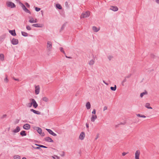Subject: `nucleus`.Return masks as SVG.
I'll use <instances>...</instances> for the list:
<instances>
[{"instance_id":"nucleus-11","label":"nucleus","mask_w":159,"mask_h":159,"mask_svg":"<svg viewBox=\"0 0 159 159\" xmlns=\"http://www.w3.org/2000/svg\"><path fill=\"white\" fill-rule=\"evenodd\" d=\"M11 43L13 45H16L18 43V40L16 39H13L11 41Z\"/></svg>"},{"instance_id":"nucleus-39","label":"nucleus","mask_w":159,"mask_h":159,"mask_svg":"<svg viewBox=\"0 0 159 159\" xmlns=\"http://www.w3.org/2000/svg\"><path fill=\"white\" fill-rule=\"evenodd\" d=\"M52 157L54 159H59V157L57 156H53Z\"/></svg>"},{"instance_id":"nucleus-23","label":"nucleus","mask_w":159,"mask_h":159,"mask_svg":"<svg viewBox=\"0 0 159 159\" xmlns=\"http://www.w3.org/2000/svg\"><path fill=\"white\" fill-rule=\"evenodd\" d=\"M4 60V56L3 54H0V60L3 61Z\"/></svg>"},{"instance_id":"nucleus-4","label":"nucleus","mask_w":159,"mask_h":159,"mask_svg":"<svg viewBox=\"0 0 159 159\" xmlns=\"http://www.w3.org/2000/svg\"><path fill=\"white\" fill-rule=\"evenodd\" d=\"M90 15V12L89 11H86L83 12L81 15L80 18H86L89 16Z\"/></svg>"},{"instance_id":"nucleus-15","label":"nucleus","mask_w":159,"mask_h":159,"mask_svg":"<svg viewBox=\"0 0 159 159\" xmlns=\"http://www.w3.org/2000/svg\"><path fill=\"white\" fill-rule=\"evenodd\" d=\"M110 9L113 11H116L118 10V8L117 7L111 6L110 7Z\"/></svg>"},{"instance_id":"nucleus-49","label":"nucleus","mask_w":159,"mask_h":159,"mask_svg":"<svg viewBox=\"0 0 159 159\" xmlns=\"http://www.w3.org/2000/svg\"><path fill=\"white\" fill-rule=\"evenodd\" d=\"M36 148V149H40V148H39V147H37V148Z\"/></svg>"},{"instance_id":"nucleus-10","label":"nucleus","mask_w":159,"mask_h":159,"mask_svg":"<svg viewBox=\"0 0 159 159\" xmlns=\"http://www.w3.org/2000/svg\"><path fill=\"white\" fill-rule=\"evenodd\" d=\"M97 118V116L96 115H91L90 118V120L92 122H95V120Z\"/></svg>"},{"instance_id":"nucleus-6","label":"nucleus","mask_w":159,"mask_h":159,"mask_svg":"<svg viewBox=\"0 0 159 159\" xmlns=\"http://www.w3.org/2000/svg\"><path fill=\"white\" fill-rule=\"evenodd\" d=\"M20 5L22 7V8L23 10L26 12L29 13L30 14L31 13L27 9L25 6L22 3L20 2L19 3Z\"/></svg>"},{"instance_id":"nucleus-29","label":"nucleus","mask_w":159,"mask_h":159,"mask_svg":"<svg viewBox=\"0 0 159 159\" xmlns=\"http://www.w3.org/2000/svg\"><path fill=\"white\" fill-rule=\"evenodd\" d=\"M148 93L146 91H145L143 93H141L140 94V96L141 98H142L143 96L145 95H146Z\"/></svg>"},{"instance_id":"nucleus-34","label":"nucleus","mask_w":159,"mask_h":159,"mask_svg":"<svg viewBox=\"0 0 159 159\" xmlns=\"http://www.w3.org/2000/svg\"><path fill=\"white\" fill-rule=\"evenodd\" d=\"M4 82L6 83H7L8 81V80L7 78V76H6L4 80Z\"/></svg>"},{"instance_id":"nucleus-21","label":"nucleus","mask_w":159,"mask_h":159,"mask_svg":"<svg viewBox=\"0 0 159 159\" xmlns=\"http://www.w3.org/2000/svg\"><path fill=\"white\" fill-rule=\"evenodd\" d=\"M86 107L87 109H89L91 108V104L89 102H88L86 103Z\"/></svg>"},{"instance_id":"nucleus-20","label":"nucleus","mask_w":159,"mask_h":159,"mask_svg":"<svg viewBox=\"0 0 159 159\" xmlns=\"http://www.w3.org/2000/svg\"><path fill=\"white\" fill-rule=\"evenodd\" d=\"M137 116L141 118H146V116L144 115H142L140 114H136Z\"/></svg>"},{"instance_id":"nucleus-44","label":"nucleus","mask_w":159,"mask_h":159,"mask_svg":"<svg viewBox=\"0 0 159 159\" xmlns=\"http://www.w3.org/2000/svg\"><path fill=\"white\" fill-rule=\"evenodd\" d=\"M127 153V152H124L122 153V155L123 156H125Z\"/></svg>"},{"instance_id":"nucleus-1","label":"nucleus","mask_w":159,"mask_h":159,"mask_svg":"<svg viewBox=\"0 0 159 159\" xmlns=\"http://www.w3.org/2000/svg\"><path fill=\"white\" fill-rule=\"evenodd\" d=\"M30 103L32 106H33V107L34 108H36L38 106V104L36 102L35 100L33 98H30L29 99Z\"/></svg>"},{"instance_id":"nucleus-52","label":"nucleus","mask_w":159,"mask_h":159,"mask_svg":"<svg viewBox=\"0 0 159 159\" xmlns=\"http://www.w3.org/2000/svg\"><path fill=\"white\" fill-rule=\"evenodd\" d=\"M125 81H126L125 80H124L123 81V82H125Z\"/></svg>"},{"instance_id":"nucleus-12","label":"nucleus","mask_w":159,"mask_h":159,"mask_svg":"<svg viewBox=\"0 0 159 159\" xmlns=\"http://www.w3.org/2000/svg\"><path fill=\"white\" fill-rule=\"evenodd\" d=\"M36 129L38 132L42 136H43L44 135V134L42 133V129L39 127H36Z\"/></svg>"},{"instance_id":"nucleus-46","label":"nucleus","mask_w":159,"mask_h":159,"mask_svg":"<svg viewBox=\"0 0 159 159\" xmlns=\"http://www.w3.org/2000/svg\"><path fill=\"white\" fill-rule=\"evenodd\" d=\"M13 79L15 80L19 81V80L18 79H16L14 77V78H13Z\"/></svg>"},{"instance_id":"nucleus-36","label":"nucleus","mask_w":159,"mask_h":159,"mask_svg":"<svg viewBox=\"0 0 159 159\" xmlns=\"http://www.w3.org/2000/svg\"><path fill=\"white\" fill-rule=\"evenodd\" d=\"M60 50L61 52H62L64 54H65V53L64 51V50L63 49V48H62V47L60 48Z\"/></svg>"},{"instance_id":"nucleus-53","label":"nucleus","mask_w":159,"mask_h":159,"mask_svg":"<svg viewBox=\"0 0 159 159\" xmlns=\"http://www.w3.org/2000/svg\"><path fill=\"white\" fill-rule=\"evenodd\" d=\"M66 57H67V58H70V57H67L66 56Z\"/></svg>"},{"instance_id":"nucleus-13","label":"nucleus","mask_w":159,"mask_h":159,"mask_svg":"<svg viewBox=\"0 0 159 159\" xmlns=\"http://www.w3.org/2000/svg\"><path fill=\"white\" fill-rule=\"evenodd\" d=\"M30 125L28 124H26L23 126V128L26 130L30 129Z\"/></svg>"},{"instance_id":"nucleus-43","label":"nucleus","mask_w":159,"mask_h":159,"mask_svg":"<svg viewBox=\"0 0 159 159\" xmlns=\"http://www.w3.org/2000/svg\"><path fill=\"white\" fill-rule=\"evenodd\" d=\"M108 57V59L110 60L113 58V57L112 56H109Z\"/></svg>"},{"instance_id":"nucleus-8","label":"nucleus","mask_w":159,"mask_h":159,"mask_svg":"<svg viewBox=\"0 0 159 159\" xmlns=\"http://www.w3.org/2000/svg\"><path fill=\"white\" fill-rule=\"evenodd\" d=\"M40 88L39 85L35 86V94L36 95L38 94L40 92Z\"/></svg>"},{"instance_id":"nucleus-30","label":"nucleus","mask_w":159,"mask_h":159,"mask_svg":"<svg viewBox=\"0 0 159 159\" xmlns=\"http://www.w3.org/2000/svg\"><path fill=\"white\" fill-rule=\"evenodd\" d=\"M13 158L14 159H20V157L18 155H15L14 156Z\"/></svg>"},{"instance_id":"nucleus-33","label":"nucleus","mask_w":159,"mask_h":159,"mask_svg":"<svg viewBox=\"0 0 159 159\" xmlns=\"http://www.w3.org/2000/svg\"><path fill=\"white\" fill-rule=\"evenodd\" d=\"M113 91H115L116 89V86L115 85L114 87H111L110 88Z\"/></svg>"},{"instance_id":"nucleus-2","label":"nucleus","mask_w":159,"mask_h":159,"mask_svg":"<svg viewBox=\"0 0 159 159\" xmlns=\"http://www.w3.org/2000/svg\"><path fill=\"white\" fill-rule=\"evenodd\" d=\"M6 5L7 7H10L11 8H15L16 7L14 3L9 1L6 2Z\"/></svg>"},{"instance_id":"nucleus-51","label":"nucleus","mask_w":159,"mask_h":159,"mask_svg":"<svg viewBox=\"0 0 159 159\" xmlns=\"http://www.w3.org/2000/svg\"><path fill=\"white\" fill-rule=\"evenodd\" d=\"M98 138V136H97L96 137V138L95 139L96 140Z\"/></svg>"},{"instance_id":"nucleus-18","label":"nucleus","mask_w":159,"mask_h":159,"mask_svg":"<svg viewBox=\"0 0 159 159\" xmlns=\"http://www.w3.org/2000/svg\"><path fill=\"white\" fill-rule=\"evenodd\" d=\"M20 130V128L19 126H17L16 128L13 130V132L16 133L19 132Z\"/></svg>"},{"instance_id":"nucleus-7","label":"nucleus","mask_w":159,"mask_h":159,"mask_svg":"<svg viewBox=\"0 0 159 159\" xmlns=\"http://www.w3.org/2000/svg\"><path fill=\"white\" fill-rule=\"evenodd\" d=\"M29 22L31 23H35L37 22V20L36 18H34L31 16L29 17Z\"/></svg>"},{"instance_id":"nucleus-32","label":"nucleus","mask_w":159,"mask_h":159,"mask_svg":"<svg viewBox=\"0 0 159 159\" xmlns=\"http://www.w3.org/2000/svg\"><path fill=\"white\" fill-rule=\"evenodd\" d=\"M21 34L22 35L26 37L28 36V34L25 32H22Z\"/></svg>"},{"instance_id":"nucleus-17","label":"nucleus","mask_w":159,"mask_h":159,"mask_svg":"<svg viewBox=\"0 0 159 159\" xmlns=\"http://www.w3.org/2000/svg\"><path fill=\"white\" fill-rule=\"evenodd\" d=\"M30 111H31L33 112V113L35 114L38 115H40L41 114V112L40 111L35 110L33 109H31L30 110Z\"/></svg>"},{"instance_id":"nucleus-38","label":"nucleus","mask_w":159,"mask_h":159,"mask_svg":"<svg viewBox=\"0 0 159 159\" xmlns=\"http://www.w3.org/2000/svg\"><path fill=\"white\" fill-rule=\"evenodd\" d=\"M35 145H36V146H39L40 147H42V148H46L47 147L43 145H38L37 144H35Z\"/></svg>"},{"instance_id":"nucleus-16","label":"nucleus","mask_w":159,"mask_h":159,"mask_svg":"<svg viewBox=\"0 0 159 159\" xmlns=\"http://www.w3.org/2000/svg\"><path fill=\"white\" fill-rule=\"evenodd\" d=\"M46 129L49 134L52 135L53 136H57V134L54 133L51 130L48 129Z\"/></svg>"},{"instance_id":"nucleus-47","label":"nucleus","mask_w":159,"mask_h":159,"mask_svg":"<svg viewBox=\"0 0 159 159\" xmlns=\"http://www.w3.org/2000/svg\"><path fill=\"white\" fill-rule=\"evenodd\" d=\"M86 126L87 128H88L89 127V125L88 124H86Z\"/></svg>"},{"instance_id":"nucleus-50","label":"nucleus","mask_w":159,"mask_h":159,"mask_svg":"<svg viewBox=\"0 0 159 159\" xmlns=\"http://www.w3.org/2000/svg\"><path fill=\"white\" fill-rule=\"evenodd\" d=\"M22 159H26V158L25 157H23L22 158Z\"/></svg>"},{"instance_id":"nucleus-28","label":"nucleus","mask_w":159,"mask_h":159,"mask_svg":"<svg viewBox=\"0 0 159 159\" xmlns=\"http://www.w3.org/2000/svg\"><path fill=\"white\" fill-rule=\"evenodd\" d=\"M20 134L22 136H26V134L25 133V131H24V130L20 132Z\"/></svg>"},{"instance_id":"nucleus-31","label":"nucleus","mask_w":159,"mask_h":159,"mask_svg":"<svg viewBox=\"0 0 159 159\" xmlns=\"http://www.w3.org/2000/svg\"><path fill=\"white\" fill-rule=\"evenodd\" d=\"M56 7L59 9H61L62 7L59 4H57L56 5Z\"/></svg>"},{"instance_id":"nucleus-9","label":"nucleus","mask_w":159,"mask_h":159,"mask_svg":"<svg viewBox=\"0 0 159 159\" xmlns=\"http://www.w3.org/2000/svg\"><path fill=\"white\" fill-rule=\"evenodd\" d=\"M85 137V133L84 132H81L79 137V139L80 140H83Z\"/></svg>"},{"instance_id":"nucleus-45","label":"nucleus","mask_w":159,"mask_h":159,"mask_svg":"<svg viewBox=\"0 0 159 159\" xmlns=\"http://www.w3.org/2000/svg\"><path fill=\"white\" fill-rule=\"evenodd\" d=\"M25 4V5H26V7H30V6L27 3H26Z\"/></svg>"},{"instance_id":"nucleus-42","label":"nucleus","mask_w":159,"mask_h":159,"mask_svg":"<svg viewBox=\"0 0 159 159\" xmlns=\"http://www.w3.org/2000/svg\"><path fill=\"white\" fill-rule=\"evenodd\" d=\"M107 106H105L103 108V111H104L107 110Z\"/></svg>"},{"instance_id":"nucleus-40","label":"nucleus","mask_w":159,"mask_h":159,"mask_svg":"<svg viewBox=\"0 0 159 159\" xmlns=\"http://www.w3.org/2000/svg\"><path fill=\"white\" fill-rule=\"evenodd\" d=\"M26 105H27V106L29 107H31L32 106L30 102L27 103V104Z\"/></svg>"},{"instance_id":"nucleus-25","label":"nucleus","mask_w":159,"mask_h":159,"mask_svg":"<svg viewBox=\"0 0 159 159\" xmlns=\"http://www.w3.org/2000/svg\"><path fill=\"white\" fill-rule=\"evenodd\" d=\"M150 105L149 103H147L145 104V107L148 109H152V108L150 106Z\"/></svg>"},{"instance_id":"nucleus-35","label":"nucleus","mask_w":159,"mask_h":159,"mask_svg":"<svg viewBox=\"0 0 159 159\" xmlns=\"http://www.w3.org/2000/svg\"><path fill=\"white\" fill-rule=\"evenodd\" d=\"M96 111L95 109H93V111L92 112V115H96Z\"/></svg>"},{"instance_id":"nucleus-22","label":"nucleus","mask_w":159,"mask_h":159,"mask_svg":"<svg viewBox=\"0 0 159 159\" xmlns=\"http://www.w3.org/2000/svg\"><path fill=\"white\" fill-rule=\"evenodd\" d=\"M45 140L46 141H47L49 142H53V141L50 137H47L45 139Z\"/></svg>"},{"instance_id":"nucleus-19","label":"nucleus","mask_w":159,"mask_h":159,"mask_svg":"<svg viewBox=\"0 0 159 159\" xmlns=\"http://www.w3.org/2000/svg\"><path fill=\"white\" fill-rule=\"evenodd\" d=\"M92 30L94 32H97L100 29L99 28H97L95 26H93Z\"/></svg>"},{"instance_id":"nucleus-3","label":"nucleus","mask_w":159,"mask_h":159,"mask_svg":"<svg viewBox=\"0 0 159 159\" xmlns=\"http://www.w3.org/2000/svg\"><path fill=\"white\" fill-rule=\"evenodd\" d=\"M140 154V151L139 150H137L134 152V159H139Z\"/></svg>"},{"instance_id":"nucleus-48","label":"nucleus","mask_w":159,"mask_h":159,"mask_svg":"<svg viewBox=\"0 0 159 159\" xmlns=\"http://www.w3.org/2000/svg\"><path fill=\"white\" fill-rule=\"evenodd\" d=\"M156 2L159 4V0H156Z\"/></svg>"},{"instance_id":"nucleus-24","label":"nucleus","mask_w":159,"mask_h":159,"mask_svg":"<svg viewBox=\"0 0 159 159\" xmlns=\"http://www.w3.org/2000/svg\"><path fill=\"white\" fill-rule=\"evenodd\" d=\"M9 32L13 36H15L16 35L15 30H10L9 31Z\"/></svg>"},{"instance_id":"nucleus-37","label":"nucleus","mask_w":159,"mask_h":159,"mask_svg":"<svg viewBox=\"0 0 159 159\" xmlns=\"http://www.w3.org/2000/svg\"><path fill=\"white\" fill-rule=\"evenodd\" d=\"M26 28L28 30H31V28L30 26L28 25L26 26Z\"/></svg>"},{"instance_id":"nucleus-27","label":"nucleus","mask_w":159,"mask_h":159,"mask_svg":"<svg viewBox=\"0 0 159 159\" xmlns=\"http://www.w3.org/2000/svg\"><path fill=\"white\" fill-rule=\"evenodd\" d=\"M42 100L43 101L45 102H47L48 101V98L46 97H43Z\"/></svg>"},{"instance_id":"nucleus-14","label":"nucleus","mask_w":159,"mask_h":159,"mask_svg":"<svg viewBox=\"0 0 159 159\" xmlns=\"http://www.w3.org/2000/svg\"><path fill=\"white\" fill-rule=\"evenodd\" d=\"M32 26L35 27L41 28L43 27V25L40 24H33Z\"/></svg>"},{"instance_id":"nucleus-26","label":"nucleus","mask_w":159,"mask_h":159,"mask_svg":"<svg viewBox=\"0 0 159 159\" xmlns=\"http://www.w3.org/2000/svg\"><path fill=\"white\" fill-rule=\"evenodd\" d=\"M94 59H92L89 61V64L90 65H93L94 64Z\"/></svg>"},{"instance_id":"nucleus-5","label":"nucleus","mask_w":159,"mask_h":159,"mask_svg":"<svg viewBox=\"0 0 159 159\" xmlns=\"http://www.w3.org/2000/svg\"><path fill=\"white\" fill-rule=\"evenodd\" d=\"M52 42L50 41H48L47 42L46 48L47 50L48 51H51L52 48Z\"/></svg>"},{"instance_id":"nucleus-41","label":"nucleus","mask_w":159,"mask_h":159,"mask_svg":"<svg viewBox=\"0 0 159 159\" xmlns=\"http://www.w3.org/2000/svg\"><path fill=\"white\" fill-rule=\"evenodd\" d=\"M35 10L36 11H39L40 10V8H39L37 7H36L35 8Z\"/></svg>"}]
</instances>
